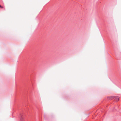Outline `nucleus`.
<instances>
[{"label": "nucleus", "instance_id": "obj_1", "mask_svg": "<svg viewBox=\"0 0 121 121\" xmlns=\"http://www.w3.org/2000/svg\"><path fill=\"white\" fill-rule=\"evenodd\" d=\"M108 99H115L116 101H118L119 99V98L118 96L117 97H110L108 98Z\"/></svg>", "mask_w": 121, "mask_h": 121}, {"label": "nucleus", "instance_id": "obj_2", "mask_svg": "<svg viewBox=\"0 0 121 121\" xmlns=\"http://www.w3.org/2000/svg\"><path fill=\"white\" fill-rule=\"evenodd\" d=\"M0 7L1 8H3V7L2 6L0 5Z\"/></svg>", "mask_w": 121, "mask_h": 121}]
</instances>
